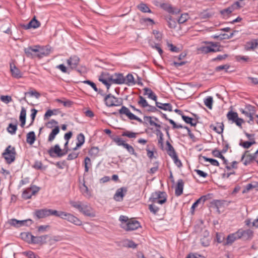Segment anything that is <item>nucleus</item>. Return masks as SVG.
<instances>
[{"instance_id": "f257e3e1", "label": "nucleus", "mask_w": 258, "mask_h": 258, "mask_svg": "<svg viewBox=\"0 0 258 258\" xmlns=\"http://www.w3.org/2000/svg\"><path fill=\"white\" fill-rule=\"evenodd\" d=\"M16 152L15 147L9 145L5 150L2 154L3 157L6 160L7 164H10L16 159Z\"/></svg>"}, {"instance_id": "f03ea898", "label": "nucleus", "mask_w": 258, "mask_h": 258, "mask_svg": "<svg viewBox=\"0 0 258 258\" xmlns=\"http://www.w3.org/2000/svg\"><path fill=\"white\" fill-rule=\"evenodd\" d=\"M150 201L152 203L162 205L167 201V194L165 192L156 191L151 194Z\"/></svg>"}, {"instance_id": "7ed1b4c3", "label": "nucleus", "mask_w": 258, "mask_h": 258, "mask_svg": "<svg viewBox=\"0 0 258 258\" xmlns=\"http://www.w3.org/2000/svg\"><path fill=\"white\" fill-rule=\"evenodd\" d=\"M105 104L109 107L118 106L122 104L121 99L115 97L111 93L106 94L104 98Z\"/></svg>"}, {"instance_id": "20e7f679", "label": "nucleus", "mask_w": 258, "mask_h": 258, "mask_svg": "<svg viewBox=\"0 0 258 258\" xmlns=\"http://www.w3.org/2000/svg\"><path fill=\"white\" fill-rule=\"evenodd\" d=\"M118 111L119 114L125 115L131 120H136L141 123L144 124V121L131 112L129 109L124 106H122Z\"/></svg>"}, {"instance_id": "39448f33", "label": "nucleus", "mask_w": 258, "mask_h": 258, "mask_svg": "<svg viewBox=\"0 0 258 258\" xmlns=\"http://www.w3.org/2000/svg\"><path fill=\"white\" fill-rule=\"evenodd\" d=\"M48 153L51 157H54L55 155L58 157H61L67 154V150L62 152L59 146L56 144L54 147H51L48 150Z\"/></svg>"}, {"instance_id": "423d86ee", "label": "nucleus", "mask_w": 258, "mask_h": 258, "mask_svg": "<svg viewBox=\"0 0 258 258\" xmlns=\"http://www.w3.org/2000/svg\"><path fill=\"white\" fill-rule=\"evenodd\" d=\"M141 226L140 223L137 220L130 219L126 223H122L121 227L126 231H133Z\"/></svg>"}, {"instance_id": "0eeeda50", "label": "nucleus", "mask_w": 258, "mask_h": 258, "mask_svg": "<svg viewBox=\"0 0 258 258\" xmlns=\"http://www.w3.org/2000/svg\"><path fill=\"white\" fill-rule=\"evenodd\" d=\"M8 222L10 225L18 228L25 225H31L32 223V221L31 219L18 220L16 219H11Z\"/></svg>"}, {"instance_id": "6e6552de", "label": "nucleus", "mask_w": 258, "mask_h": 258, "mask_svg": "<svg viewBox=\"0 0 258 258\" xmlns=\"http://www.w3.org/2000/svg\"><path fill=\"white\" fill-rule=\"evenodd\" d=\"M62 219L66 220L76 226H81L82 225V221L71 213L65 212Z\"/></svg>"}, {"instance_id": "1a4fd4ad", "label": "nucleus", "mask_w": 258, "mask_h": 258, "mask_svg": "<svg viewBox=\"0 0 258 258\" xmlns=\"http://www.w3.org/2000/svg\"><path fill=\"white\" fill-rule=\"evenodd\" d=\"M127 191V188L125 187L118 188L113 196V199L117 202L122 201Z\"/></svg>"}, {"instance_id": "9d476101", "label": "nucleus", "mask_w": 258, "mask_h": 258, "mask_svg": "<svg viewBox=\"0 0 258 258\" xmlns=\"http://www.w3.org/2000/svg\"><path fill=\"white\" fill-rule=\"evenodd\" d=\"M237 231L240 239L242 238L244 240L251 239L253 235V232L250 229L243 230L240 229Z\"/></svg>"}, {"instance_id": "9b49d317", "label": "nucleus", "mask_w": 258, "mask_h": 258, "mask_svg": "<svg viewBox=\"0 0 258 258\" xmlns=\"http://www.w3.org/2000/svg\"><path fill=\"white\" fill-rule=\"evenodd\" d=\"M160 7L172 14H177L180 12L179 9L172 7V6L168 3H162V4H160Z\"/></svg>"}, {"instance_id": "f8f14e48", "label": "nucleus", "mask_w": 258, "mask_h": 258, "mask_svg": "<svg viewBox=\"0 0 258 258\" xmlns=\"http://www.w3.org/2000/svg\"><path fill=\"white\" fill-rule=\"evenodd\" d=\"M254 107L249 105L246 108L247 110H244L242 109H240L241 112L245 116L249 118V120L248 121L249 123H250L251 121L253 120V117L252 116L254 112Z\"/></svg>"}, {"instance_id": "ddd939ff", "label": "nucleus", "mask_w": 258, "mask_h": 258, "mask_svg": "<svg viewBox=\"0 0 258 258\" xmlns=\"http://www.w3.org/2000/svg\"><path fill=\"white\" fill-rule=\"evenodd\" d=\"M68 64L70 66V68L74 70L76 69L78 65L80 62V58L76 55L71 56L67 60Z\"/></svg>"}, {"instance_id": "4468645a", "label": "nucleus", "mask_w": 258, "mask_h": 258, "mask_svg": "<svg viewBox=\"0 0 258 258\" xmlns=\"http://www.w3.org/2000/svg\"><path fill=\"white\" fill-rule=\"evenodd\" d=\"M10 71L13 77L16 79H20L22 78L23 73L18 68L16 67L14 64H10Z\"/></svg>"}, {"instance_id": "2eb2a0df", "label": "nucleus", "mask_w": 258, "mask_h": 258, "mask_svg": "<svg viewBox=\"0 0 258 258\" xmlns=\"http://www.w3.org/2000/svg\"><path fill=\"white\" fill-rule=\"evenodd\" d=\"M240 239L238 231L229 234L226 238V241L224 243V245H231L235 240Z\"/></svg>"}, {"instance_id": "dca6fc26", "label": "nucleus", "mask_w": 258, "mask_h": 258, "mask_svg": "<svg viewBox=\"0 0 258 258\" xmlns=\"http://www.w3.org/2000/svg\"><path fill=\"white\" fill-rule=\"evenodd\" d=\"M40 22L34 17L28 24L24 25L23 27L26 30L30 28L36 29L40 27Z\"/></svg>"}, {"instance_id": "f3484780", "label": "nucleus", "mask_w": 258, "mask_h": 258, "mask_svg": "<svg viewBox=\"0 0 258 258\" xmlns=\"http://www.w3.org/2000/svg\"><path fill=\"white\" fill-rule=\"evenodd\" d=\"M34 215L38 219L45 218L49 216V210L47 209L36 210L35 211Z\"/></svg>"}, {"instance_id": "a211bd4d", "label": "nucleus", "mask_w": 258, "mask_h": 258, "mask_svg": "<svg viewBox=\"0 0 258 258\" xmlns=\"http://www.w3.org/2000/svg\"><path fill=\"white\" fill-rule=\"evenodd\" d=\"M183 186L184 182L183 180L181 179H178L175 190V195L176 196L179 197L182 194Z\"/></svg>"}, {"instance_id": "6ab92c4d", "label": "nucleus", "mask_w": 258, "mask_h": 258, "mask_svg": "<svg viewBox=\"0 0 258 258\" xmlns=\"http://www.w3.org/2000/svg\"><path fill=\"white\" fill-rule=\"evenodd\" d=\"M80 212L87 216H94V214L92 212V208L87 204H84L83 206H82V210H81Z\"/></svg>"}, {"instance_id": "aec40b11", "label": "nucleus", "mask_w": 258, "mask_h": 258, "mask_svg": "<svg viewBox=\"0 0 258 258\" xmlns=\"http://www.w3.org/2000/svg\"><path fill=\"white\" fill-rule=\"evenodd\" d=\"M48 235H44L40 236L33 237V240L32 243L37 244H43L46 243V240L48 238Z\"/></svg>"}, {"instance_id": "412c9836", "label": "nucleus", "mask_w": 258, "mask_h": 258, "mask_svg": "<svg viewBox=\"0 0 258 258\" xmlns=\"http://www.w3.org/2000/svg\"><path fill=\"white\" fill-rule=\"evenodd\" d=\"M77 143L75 147L73 148V151H76L80 148L85 142V136L82 133H80L77 137Z\"/></svg>"}, {"instance_id": "4be33fe9", "label": "nucleus", "mask_w": 258, "mask_h": 258, "mask_svg": "<svg viewBox=\"0 0 258 258\" xmlns=\"http://www.w3.org/2000/svg\"><path fill=\"white\" fill-rule=\"evenodd\" d=\"M51 51V47L49 46H45L40 48L39 53H37V56L39 58L44 56H47L50 53Z\"/></svg>"}, {"instance_id": "5701e85b", "label": "nucleus", "mask_w": 258, "mask_h": 258, "mask_svg": "<svg viewBox=\"0 0 258 258\" xmlns=\"http://www.w3.org/2000/svg\"><path fill=\"white\" fill-rule=\"evenodd\" d=\"M248 152V151H246L245 153L242 155L241 160L243 161L244 158L245 160L243 162V164L245 166L250 164L252 161L254 160L252 154H246Z\"/></svg>"}, {"instance_id": "b1692460", "label": "nucleus", "mask_w": 258, "mask_h": 258, "mask_svg": "<svg viewBox=\"0 0 258 258\" xmlns=\"http://www.w3.org/2000/svg\"><path fill=\"white\" fill-rule=\"evenodd\" d=\"M156 106L157 107L165 111H171L172 110V106L170 103H162L156 101Z\"/></svg>"}, {"instance_id": "393cba45", "label": "nucleus", "mask_w": 258, "mask_h": 258, "mask_svg": "<svg viewBox=\"0 0 258 258\" xmlns=\"http://www.w3.org/2000/svg\"><path fill=\"white\" fill-rule=\"evenodd\" d=\"M113 78H114V84H122L124 83V77L122 74L115 73L113 74Z\"/></svg>"}, {"instance_id": "a878e982", "label": "nucleus", "mask_w": 258, "mask_h": 258, "mask_svg": "<svg viewBox=\"0 0 258 258\" xmlns=\"http://www.w3.org/2000/svg\"><path fill=\"white\" fill-rule=\"evenodd\" d=\"M204 43L210 47L211 49V52H218L221 50L220 49L221 47L218 42L205 41Z\"/></svg>"}, {"instance_id": "bb28decb", "label": "nucleus", "mask_w": 258, "mask_h": 258, "mask_svg": "<svg viewBox=\"0 0 258 258\" xmlns=\"http://www.w3.org/2000/svg\"><path fill=\"white\" fill-rule=\"evenodd\" d=\"M210 128L213 129L217 133L220 134L223 132L224 124L222 122H217L215 125L213 124L211 125Z\"/></svg>"}, {"instance_id": "cd10ccee", "label": "nucleus", "mask_w": 258, "mask_h": 258, "mask_svg": "<svg viewBox=\"0 0 258 258\" xmlns=\"http://www.w3.org/2000/svg\"><path fill=\"white\" fill-rule=\"evenodd\" d=\"M143 90L144 91V95H147L149 98L155 101H156L157 99V97L151 89L148 88H145L143 89Z\"/></svg>"}, {"instance_id": "c85d7f7f", "label": "nucleus", "mask_w": 258, "mask_h": 258, "mask_svg": "<svg viewBox=\"0 0 258 258\" xmlns=\"http://www.w3.org/2000/svg\"><path fill=\"white\" fill-rule=\"evenodd\" d=\"M258 46L257 40L254 39L252 41L247 42L245 46L246 50H253Z\"/></svg>"}, {"instance_id": "c756f323", "label": "nucleus", "mask_w": 258, "mask_h": 258, "mask_svg": "<svg viewBox=\"0 0 258 258\" xmlns=\"http://www.w3.org/2000/svg\"><path fill=\"white\" fill-rule=\"evenodd\" d=\"M26 110L24 107H22L20 112L19 119L21 122L20 125L23 127L26 123Z\"/></svg>"}, {"instance_id": "7c9ffc66", "label": "nucleus", "mask_w": 258, "mask_h": 258, "mask_svg": "<svg viewBox=\"0 0 258 258\" xmlns=\"http://www.w3.org/2000/svg\"><path fill=\"white\" fill-rule=\"evenodd\" d=\"M59 131L60 130L59 126L58 125L55 126L50 133L48 136V141L51 142L52 141H53L55 138V136L59 133Z\"/></svg>"}, {"instance_id": "2f4dec72", "label": "nucleus", "mask_w": 258, "mask_h": 258, "mask_svg": "<svg viewBox=\"0 0 258 258\" xmlns=\"http://www.w3.org/2000/svg\"><path fill=\"white\" fill-rule=\"evenodd\" d=\"M123 84L129 86L134 85L136 84L135 79L132 74H128L124 77V83Z\"/></svg>"}, {"instance_id": "473e14b6", "label": "nucleus", "mask_w": 258, "mask_h": 258, "mask_svg": "<svg viewBox=\"0 0 258 258\" xmlns=\"http://www.w3.org/2000/svg\"><path fill=\"white\" fill-rule=\"evenodd\" d=\"M22 238L29 243H32L34 236L30 233L24 232L21 234Z\"/></svg>"}, {"instance_id": "72a5a7b5", "label": "nucleus", "mask_w": 258, "mask_h": 258, "mask_svg": "<svg viewBox=\"0 0 258 258\" xmlns=\"http://www.w3.org/2000/svg\"><path fill=\"white\" fill-rule=\"evenodd\" d=\"M182 119L186 123L190 124L191 126H196L197 124L198 121H196V119L194 118L185 116L184 115H182Z\"/></svg>"}, {"instance_id": "f704fd0d", "label": "nucleus", "mask_w": 258, "mask_h": 258, "mask_svg": "<svg viewBox=\"0 0 258 258\" xmlns=\"http://www.w3.org/2000/svg\"><path fill=\"white\" fill-rule=\"evenodd\" d=\"M70 204L76 209H77L80 212L81 210H82V206L84 203H82L81 201H70Z\"/></svg>"}, {"instance_id": "c9c22d12", "label": "nucleus", "mask_w": 258, "mask_h": 258, "mask_svg": "<svg viewBox=\"0 0 258 258\" xmlns=\"http://www.w3.org/2000/svg\"><path fill=\"white\" fill-rule=\"evenodd\" d=\"M36 140V136L33 131L30 132L27 134L26 141L30 145H32Z\"/></svg>"}, {"instance_id": "e433bc0d", "label": "nucleus", "mask_w": 258, "mask_h": 258, "mask_svg": "<svg viewBox=\"0 0 258 258\" xmlns=\"http://www.w3.org/2000/svg\"><path fill=\"white\" fill-rule=\"evenodd\" d=\"M49 210V215H53L57 217H59L61 219L63 218V216L64 215L65 212L63 211H58L55 210L48 209Z\"/></svg>"}, {"instance_id": "4c0bfd02", "label": "nucleus", "mask_w": 258, "mask_h": 258, "mask_svg": "<svg viewBox=\"0 0 258 258\" xmlns=\"http://www.w3.org/2000/svg\"><path fill=\"white\" fill-rule=\"evenodd\" d=\"M138 9L143 13H152L151 10L147 6V5L144 3H141L137 6Z\"/></svg>"}, {"instance_id": "58836bf2", "label": "nucleus", "mask_w": 258, "mask_h": 258, "mask_svg": "<svg viewBox=\"0 0 258 258\" xmlns=\"http://www.w3.org/2000/svg\"><path fill=\"white\" fill-rule=\"evenodd\" d=\"M235 10L234 6H230L228 8L223 9L220 11V13L223 17L229 16V15Z\"/></svg>"}, {"instance_id": "ea45409f", "label": "nucleus", "mask_w": 258, "mask_h": 258, "mask_svg": "<svg viewBox=\"0 0 258 258\" xmlns=\"http://www.w3.org/2000/svg\"><path fill=\"white\" fill-rule=\"evenodd\" d=\"M99 81L101 82H102L103 84H104L107 88V91H108V90L110 88V83H109L108 81L107 80L106 77H105L104 75L103 74H102L99 77Z\"/></svg>"}, {"instance_id": "a19ab883", "label": "nucleus", "mask_w": 258, "mask_h": 258, "mask_svg": "<svg viewBox=\"0 0 258 258\" xmlns=\"http://www.w3.org/2000/svg\"><path fill=\"white\" fill-rule=\"evenodd\" d=\"M157 203H153L149 205V210L154 215H158L159 208L156 206Z\"/></svg>"}, {"instance_id": "79ce46f5", "label": "nucleus", "mask_w": 258, "mask_h": 258, "mask_svg": "<svg viewBox=\"0 0 258 258\" xmlns=\"http://www.w3.org/2000/svg\"><path fill=\"white\" fill-rule=\"evenodd\" d=\"M255 143L254 139H252L251 141H245L244 142H242L241 141L239 143V146H242L244 149H248L251 146L255 144Z\"/></svg>"}, {"instance_id": "37998d69", "label": "nucleus", "mask_w": 258, "mask_h": 258, "mask_svg": "<svg viewBox=\"0 0 258 258\" xmlns=\"http://www.w3.org/2000/svg\"><path fill=\"white\" fill-rule=\"evenodd\" d=\"M166 20L168 23L169 27L171 29H174L176 27V21L175 20L172 19L171 16L167 17Z\"/></svg>"}, {"instance_id": "c03bdc74", "label": "nucleus", "mask_w": 258, "mask_h": 258, "mask_svg": "<svg viewBox=\"0 0 258 258\" xmlns=\"http://www.w3.org/2000/svg\"><path fill=\"white\" fill-rule=\"evenodd\" d=\"M202 200H203V203H204V202L206 201V198L205 196L201 197L192 204L191 207V213L192 214L194 213L196 208L198 207L199 204L201 202Z\"/></svg>"}, {"instance_id": "a18cd8bd", "label": "nucleus", "mask_w": 258, "mask_h": 258, "mask_svg": "<svg viewBox=\"0 0 258 258\" xmlns=\"http://www.w3.org/2000/svg\"><path fill=\"white\" fill-rule=\"evenodd\" d=\"M149 45L152 48L156 49L158 51L160 55L161 56L162 55L163 51L159 44L156 43L152 41H150Z\"/></svg>"}, {"instance_id": "49530a36", "label": "nucleus", "mask_w": 258, "mask_h": 258, "mask_svg": "<svg viewBox=\"0 0 258 258\" xmlns=\"http://www.w3.org/2000/svg\"><path fill=\"white\" fill-rule=\"evenodd\" d=\"M139 100L138 101V104L142 108H146L149 106V104L147 100L142 96H139Z\"/></svg>"}, {"instance_id": "de8ad7c7", "label": "nucleus", "mask_w": 258, "mask_h": 258, "mask_svg": "<svg viewBox=\"0 0 258 258\" xmlns=\"http://www.w3.org/2000/svg\"><path fill=\"white\" fill-rule=\"evenodd\" d=\"M32 192L29 188H28L24 190L22 193V198L24 199L27 200L29 199L33 196Z\"/></svg>"}, {"instance_id": "09e8293b", "label": "nucleus", "mask_w": 258, "mask_h": 258, "mask_svg": "<svg viewBox=\"0 0 258 258\" xmlns=\"http://www.w3.org/2000/svg\"><path fill=\"white\" fill-rule=\"evenodd\" d=\"M227 117L229 120H232L233 122L238 117L237 113L232 111L228 112Z\"/></svg>"}, {"instance_id": "8fccbe9b", "label": "nucleus", "mask_w": 258, "mask_h": 258, "mask_svg": "<svg viewBox=\"0 0 258 258\" xmlns=\"http://www.w3.org/2000/svg\"><path fill=\"white\" fill-rule=\"evenodd\" d=\"M7 131L11 134L12 135H14L16 133V132L17 130V123L15 124H13L12 123H10L7 128Z\"/></svg>"}, {"instance_id": "3c124183", "label": "nucleus", "mask_w": 258, "mask_h": 258, "mask_svg": "<svg viewBox=\"0 0 258 258\" xmlns=\"http://www.w3.org/2000/svg\"><path fill=\"white\" fill-rule=\"evenodd\" d=\"M205 105L209 109H211L212 108L213 105V98L211 96H208L206 99H205L204 101Z\"/></svg>"}, {"instance_id": "603ef678", "label": "nucleus", "mask_w": 258, "mask_h": 258, "mask_svg": "<svg viewBox=\"0 0 258 258\" xmlns=\"http://www.w3.org/2000/svg\"><path fill=\"white\" fill-rule=\"evenodd\" d=\"M80 190L82 194L85 196H91V194L89 191L88 187L85 185V182L83 184L82 186L80 187Z\"/></svg>"}, {"instance_id": "864d4df0", "label": "nucleus", "mask_w": 258, "mask_h": 258, "mask_svg": "<svg viewBox=\"0 0 258 258\" xmlns=\"http://www.w3.org/2000/svg\"><path fill=\"white\" fill-rule=\"evenodd\" d=\"M170 157L173 159L174 164L178 167H181L182 166V163L181 161L178 159L177 154L173 155L172 156H170Z\"/></svg>"}, {"instance_id": "5fc2aeb1", "label": "nucleus", "mask_w": 258, "mask_h": 258, "mask_svg": "<svg viewBox=\"0 0 258 258\" xmlns=\"http://www.w3.org/2000/svg\"><path fill=\"white\" fill-rule=\"evenodd\" d=\"M25 96L29 95V96H35L36 98L38 99L40 96V94L35 90H32L29 92H25Z\"/></svg>"}, {"instance_id": "6e6d98bb", "label": "nucleus", "mask_w": 258, "mask_h": 258, "mask_svg": "<svg viewBox=\"0 0 258 258\" xmlns=\"http://www.w3.org/2000/svg\"><path fill=\"white\" fill-rule=\"evenodd\" d=\"M137 135V133H134L130 131H125L122 133V136L123 137H127L129 138H136V136Z\"/></svg>"}, {"instance_id": "4d7b16f0", "label": "nucleus", "mask_w": 258, "mask_h": 258, "mask_svg": "<svg viewBox=\"0 0 258 258\" xmlns=\"http://www.w3.org/2000/svg\"><path fill=\"white\" fill-rule=\"evenodd\" d=\"M188 18L189 16L187 13L182 14L178 19V22L179 24H182L186 22L188 19Z\"/></svg>"}, {"instance_id": "13d9d810", "label": "nucleus", "mask_w": 258, "mask_h": 258, "mask_svg": "<svg viewBox=\"0 0 258 258\" xmlns=\"http://www.w3.org/2000/svg\"><path fill=\"white\" fill-rule=\"evenodd\" d=\"M203 158L204 159L205 161L209 162L213 166H219V162L216 159L209 158H207L205 156L203 157Z\"/></svg>"}, {"instance_id": "bf43d9fd", "label": "nucleus", "mask_w": 258, "mask_h": 258, "mask_svg": "<svg viewBox=\"0 0 258 258\" xmlns=\"http://www.w3.org/2000/svg\"><path fill=\"white\" fill-rule=\"evenodd\" d=\"M113 141L118 145V146H124L125 143L124 141H123L120 138L116 136L113 139Z\"/></svg>"}, {"instance_id": "052dcab7", "label": "nucleus", "mask_w": 258, "mask_h": 258, "mask_svg": "<svg viewBox=\"0 0 258 258\" xmlns=\"http://www.w3.org/2000/svg\"><path fill=\"white\" fill-rule=\"evenodd\" d=\"M230 66L228 64L221 65L217 66L215 68V70L216 72H220L222 70H224L226 72H227V70L229 68Z\"/></svg>"}, {"instance_id": "680f3d73", "label": "nucleus", "mask_w": 258, "mask_h": 258, "mask_svg": "<svg viewBox=\"0 0 258 258\" xmlns=\"http://www.w3.org/2000/svg\"><path fill=\"white\" fill-rule=\"evenodd\" d=\"M58 122L54 119H51L49 121L47 122L45 125L47 128H52L53 126H55L56 125H58Z\"/></svg>"}, {"instance_id": "e2e57ef3", "label": "nucleus", "mask_w": 258, "mask_h": 258, "mask_svg": "<svg viewBox=\"0 0 258 258\" xmlns=\"http://www.w3.org/2000/svg\"><path fill=\"white\" fill-rule=\"evenodd\" d=\"M0 99L2 102L6 104L9 103L12 101L11 96L8 95H2L1 96Z\"/></svg>"}, {"instance_id": "0e129e2a", "label": "nucleus", "mask_w": 258, "mask_h": 258, "mask_svg": "<svg viewBox=\"0 0 258 258\" xmlns=\"http://www.w3.org/2000/svg\"><path fill=\"white\" fill-rule=\"evenodd\" d=\"M212 14L210 12H209L207 11H204L203 12H201L199 16L201 19H207L212 16Z\"/></svg>"}, {"instance_id": "69168bd1", "label": "nucleus", "mask_w": 258, "mask_h": 258, "mask_svg": "<svg viewBox=\"0 0 258 258\" xmlns=\"http://www.w3.org/2000/svg\"><path fill=\"white\" fill-rule=\"evenodd\" d=\"M123 147L125 148L130 154L133 155L136 154V153L135 152L134 148L129 144L125 143Z\"/></svg>"}, {"instance_id": "338daca9", "label": "nucleus", "mask_w": 258, "mask_h": 258, "mask_svg": "<svg viewBox=\"0 0 258 258\" xmlns=\"http://www.w3.org/2000/svg\"><path fill=\"white\" fill-rule=\"evenodd\" d=\"M23 254L29 258H39L38 256L32 251H25L23 252Z\"/></svg>"}, {"instance_id": "774afa93", "label": "nucleus", "mask_w": 258, "mask_h": 258, "mask_svg": "<svg viewBox=\"0 0 258 258\" xmlns=\"http://www.w3.org/2000/svg\"><path fill=\"white\" fill-rule=\"evenodd\" d=\"M225 202L224 200H214L213 204L217 209H219L223 206Z\"/></svg>"}]
</instances>
